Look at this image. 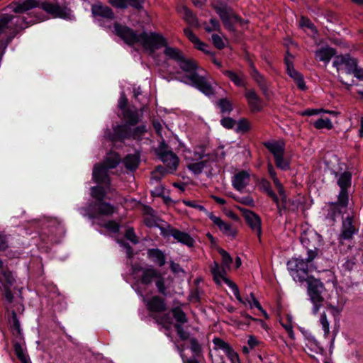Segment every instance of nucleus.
Returning a JSON list of instances; mask_svg holds the SVG:
<instances>
[{
	"mask_svg": "<svg viewBox=\"0 0 363 363\" xmlns=\"http://www.w3.org/2000/svg\"><path fill=\"white\" fill-rule=\"evenodd\" d=\"M178 62L180 68L186 73L182 82L191 84L207 96L214 94L213 89L206 77L196 72L198 66L194 60L183 56Z\"/></svg>",
	"mask_w": 363,
	"mask_h": 363,
	"instance_id": "nucleus-2",
	"label": "nucleus"
},
{
	"mask_svg": "<svg viewBox=\"0 0 363 363\" xmlns=\"http://www.w3.org/2000/svg\"><path fill=\"white\" fill-rule=\"evenodd\" d=\"M152 318L155 320L157 324L162 325V327L166 329L169 328V325L172 323V319L169 314L165 313L162 315L155 314L152 315Z\"/></svg>",
	"mask_w": 363,
	"mask_h": 363,
	"instance_id": "nucleus-42",
	"label": "nucleus"
},
{
	"mask_svg": "<svg viewBox=\"0 0 363 363\" xmlns=\"http://www.w3.org/2000/svg\"><path fill=\"white\" fill-rule=\"evenodd\" d=\"M264 145L273 155L274 158L284 155L285 142L283 140L265 142Z\"/></svg>",
	"mask_w": 363,
	"mask_h": 363,
	"instance_id": "nucleus-23",
	"label": "nucleus"
},
{
	"mask_svg": "<svg viewBox=\"0 0 363 363\" xmlns=\"http://www.w3.org/2000/svg\"><path fill=\"white\" fill-rule=\"evenodd\" d=\"M123 115L124 118L127 120L128 124L130 125L137 124L140 119V116L136 110H125Z\"/></svg>",
	"mask_w": 363,
	"mask_h": 363,
	"instance_id": "nucleus-33",
	"label": "nucleus"
},
{
	"mask_svg": "<svg viewBox=\"0 0 363 363\" xmlns=\"http://www.w3.org/2000/svg\"><path fill=\"white\" fill-rule=\"evenodd\" d=\"M307 346L310 348H313L315 353H322L323 352V347L313 337L308 338Z\"/></svg>",
	"mask_w": 363,
	"mask_h": 363,
	"instance_id": "nucleus-54",
	"label": "nucleus"
},
{
	"mask_svg": "<svg viewBox=\"0 0 363 363\" xmlns=\"http://www.w3.org/2000/svg\"><path fill=\"white\" fill-rule=\"evenodd\" d=\"M91 13L99 21L103 19L111 21L114 19L115 15L112 9L108 6L101 3H96L91 6Z\"/></svg>",
	"mask_w": 363,
	"mask_h": 363,
	"instance_id": "nucleus-14",
	"label": "nucleus"
},
{
	"mask_svg": "<svg viewBox=\"0 0 363 363\" xmlns=\"http://www.w3.org/2000/svg\"><path fill=\"white\" fill-rule=\"evenodd\" d=\"M322 112L328 113L330 114H335V112L333 111H326L323 108H320V109H307V110H305L304 111L301 112V116H313V115H316V114H318Z\"/></svg>",
	"mask_w": 363,
	"mask_h": 363,
	"instance_id": "nucleus-60",
	"label": "nucleus"
},
{
	"mask_svg": "<svg viewBox=\"0 0 363 363\" xmlns=\"http://www.w3.org/2000/svg\"><path fill=\"white\" fill-rule=\"evenodd\" d=\"M183 203H184L185 206L196 208L200 211H203L207 215L209 213L208 211H206L203 206L199 204L196 201L184 200Z\"/></svg>",
	"mask_w": 363,
	"mask_h": 363,
	"instance_id": "nucleus-59",
	"label": "nucleus"
},
{
	"mask_svg": "<svg viewBox=\"0 0 363 363\" xmlns=\"http://www.w3.org/2000/svg\"><path fill=\"white\" fill-rule=\"evenodd\" d=\"M211 39L213 45L218 49H223L225 47L224 42L220 36L217 34H213L211 36Z\"/></svg>",
	"mask_w": 363,
	"mask_h": 363,
	"instance_id": "nucleus-62",
	"label": "nucleus"
},
{
	"mask_svg": "<svg viewBox=\"0 0 363 363\" xmlns=\"http://www.w3.org/2000/svg\"><path fill=\"white\" fill-rule=\"evenodd\" d=\"M224 353L228 356V357L230 359L232 363H235L236 362H238V355L237 352L234 351L231 346Z\"/></svg>",
	"mask_w": 363,
	"mask_h": 363,
	"instance_id": "nucleus-63",
	"label": "nucleus"
},
{
	"mask_svg": "<svg viewBox=\"0 0 363 363\" xmlns=\"http://www.w3.org/2000/svg\"><path fill=\"white\" fill-rule=\"evenodd\" d=\"M9 323L11 328L12 330L13 334L15 335H21V328L20 322L17 318V315L14 310L12 311V315L11 318L9 319Z\"/></svg>",
	"mask_w": 363,
	"mask_h": 363,
	"instance_id": "nucleus-38",
	"label": "nucleus"
},
{
	"mask_svg": "<svg viewBox=\"0 0 363 363\" xmlns=\"http://www.w3.org/2000/svg\"><path fill=\"white\" fill-rule=\"evenodd\" d=\"M267 170H268V173H269V176L271 177V178L274 182V184L277 190L281 189L282 187H284L282 184L280 182V181L277 178L275 169H274L272 164L270 162H269L267 164Z\"/></svg>",
	"mask_w": 363,
	"mask_h": 363,
	"instance_id": "nucleus-44",
	"label": "nucleus"
},
{
	"mask_svg": "<svg viewBox=\"0 0 363 363\" xmlns=\"http://www.w3.org/2000/svg\"><path fill=\"white\" fill-rule=\"evenodd\" d=\"M245 96L252 111H259L262 109V101L253 89L247 90Z\"/></svg>",
	"mask_w": 363,
	"mask_h": 363,
	"instance_id": "nucleus-24",
	"label": "nucleus"
},
{
	"mask_svg": "<svg viewBox=\"0 0 363 363\" xmlns=\"http://www.w3.org/2000/svg\"><path fill=\"white\" fill-rule=\"evenodd\" d=\"M162 47L165 48V49L164 50V53L166 56H167L170 59H172V60H174L179 62L183 57V55L178 49L167 46V41H166V45H162Z\"/></svg>",
	"mask_w": 363,
	"mask_h": 363,
	"instance_id": "nucleus-37",
	"label": "nucleus"
},
{
	"mask_svg": "<svg viewBox=\"0 0 363 363\" xmlns=\"http://www.w3.org/2000/svg\"><path fill=\"white\" fill-rule=\"evenodd\" d=\"M40 6L53 17L65 18L67 14L66 9L59 5L57 0L55 3L42 1Z\"/></svg>",
	"mask_w": 363,
	"mask_h": 363,
	"instance_id": "nucleus-18",
	"label": "nucleus"
},
{
	"mask_svg": "<svg viewBox=\"0 0 363 363\" xmlns=\"http://www.w3.org/2000/svg\"><path fill=\"white\" fill-rule=\"evenodd\" d=\"M96 206L97 207L98 212L101 215L110 216L115 211L113 206L104 201H98V203H96Z\"/></svg>",
	"mask_w": 363,
	"mask_h": 363,
	"instance_id": "nucleus-34",
	"label": "nucleus"
},
{
	"mask_svg": "<svg viewBox=\"0 0 363 363\" xmlns=\"http://www.w3.org/2000/svg\"><path fill=\"white\" fill-rule=\"evenodd\" d=\"M208 217L218 227L220 230L226 236L234 238L237 234V230L231 224L224 222L220 217L216 216L213 213H208Z\"/></svg>",
	"mask_w": 363,
	"mask_h": 363,
	"instance_id": "nucleus-15",
	"label": "nucleus"
},
{
	"mask_svg": "<svg viewBox=\"0 0 363 363\" xmlns=\"http://www.w3.org/2000/svg\"><path fill=\"white\" fill-rule=\"evenodd\" d=\"M261 189L269 196L274 202L277 201L278 196L272 191L270 183L267 179H262L259 182Z\"/></svg>",
	"mask_w": 363,
	"mask_h": 363,
	"instance_id": "nucleus-40",
	"label": "nucleus"
},
{
	"mask_svg": "<svg viewBox=\"0 0 363 363\" xmlns=\"http://www.w3.org/2000/svg\"><path fill=\"white\" fill-rule=\"evenodd\" d=\"M172 313L174 318L176 320V323L179 324H184L187 323L188 318L185 314V313L182 311V309L179 307H175L172 309Z\"/></svg>",
	"mask_w": 363,
	"mask_h": 363,
	"instance_id": "nucleus-41",
	"label": "nucleus"
},
{
	"mask_svg": "<svg viewBox=\"0 0 363 363\" xmlns=\"http://www.w3.org/2000/svg\"><path fill=\"white\" fill-rule=\"evenodd\" d=\"M335 54V49L330 47H324L315 51V57L317 60L328 64Z\"/></svg>",
	"mask_w": 363,
	"mask_h": 363,
	"instance_id": "nucleus-26",
	"label": "nucleus"
},
{
	"mask_svg": "<svg viewBox=\"0 0 363 363\" xmlns=\"http://www.w3.org/2000/svg\"><path fill=\"white\" fill-rule=\"evenodd\" d=\"M243 216L246 223L250 227L252 230L257 234V236L260 240L262 234V222L260 217L250 210L245 211Z\"/></svg>",
	"mask_w": 363,
	"mask_h": 363,
	"instance_id": "nucleus-17",
	"label": "nucleus"
},
{
	"mask_svg": "<svg viewBox=\"0 0 363 363\" xmlns=\"http://www.w3.org/2000/svg\"><path fill=\"white\" fill-rule=\"evenodd\" d=\"M147 257L159 267H162L166 263V257L160 249H149L147 252Z\"/></svg>",
	"mask_w": 363,
	"mask_h": 363,
	"instance_id": "nucleus-28",
	"label": "nucleus"
},
{
	"mask_svg": "<svg viewBox=\"0 0 363 363\" xmlns=\"http://www.w3.org/2000/svg\"><path fill=\"white\" fill-rule=\"evenodd\" d=\"M169 172L168 169H165L162 166H158L156 169L152 172V179L155 181H160V179L167 172Z\"/></svg>",
	"mask_w": 363,
	"mask_h": 363,
	"instance_id": "nucleus-51",
	"label": "nucleus"
},
{
	"mask_svg": "<svg viewBox=\"0 0 363 363\" xmlns=\"http://www.w3.org/2000/svg\"><path fill=\"white\" fill-rule=\"evenodd\" d=\"M91 196L98 201H104L107 194L106 189L101 186H94L91 188Z\"/></svg>",
	"mask_w": 363,
	"mask_h": 363,
	"instance_id": "nucleus-43",
	"label": "nucleus"
},
{
	"mask_svg": "<svg viewBox=\"0 0 363 363\" xmlns=\"http://www.w3.org/2000/svg\"><path fill=\"white\" fill-rule=\"evenodd\" d=\"M218 252L222 257V265L228 269H230V264L233 262V258L228 252L222 248L218 249Z\"/></svg>",
	"mask_w": 363,
	"mask_h": 363,
	"instance_id": "nucleus-46",
	"label": "nucleus"
},
{
	"mask_svg": "<svg viewBox=\"0 0 363 363\" xmlns=\"http://www.w3.org/2000/svg\"><path fill=\"white\" fill-rule=\"evenodd\" d=\"M337 177V185L340 188V191L337 196V201L332 203L334 206L346 208L349 203V193L347 189L351 186L352 174L349 172H345L340 174H336Z\"/></svg>",
	"mask_w": 363,
	"mask_h": 363,
	"instance_id": "nucleus-5",
	"label": "nucleus"
},
{
	"mask_svg": "<svg viewBox=\"0 0 363 363\" xmlns=\"http://www.w3.org/2000/svg\"><path fill=\"white\" fill-rule=\"evenodd\" d=\"M333 64L338 72L345 69L346 73L352 74L357 66V60L349 55H341L335 57Z\"/></svg>",
	"mask_w": 363,
	"mask_h": 363,
	"instance_id": "nucleus-11",
	"label": "nucleus"
},
{
	"mask_svg": "<svg viewBox=\"0 0 363 363\" xmlns=\"http://www.w3.org/2000/svg\"><path fill=\"white\" fill-rule=\"evenodd\" d=\"M190 348L194 357H199L202 354L201 345L195 337L190 338Z\"/></svg>",
	"mask_w": 363,
	"mask_h": 363,
	"instance_id": "nucleus-49",
	"label": "nucleus"
},
{
	"mask_svg": "<svg viewBox=\"0 0 363 363\" xmlns=\"http://www.w3.org/2000/svg\"><path fill=\"white\" fill-rule=\"evenodd\" d=\"M133 273L137 275L141 272L140 281L142 284L149 285L153 280H156L160 277V272L153 267H143L140 265L135 264L132 267Z\"/></svg>",
	"mask_w": 363,
	"mask_h": 363,
	"instance_id": "nucleus-10",
	"label": "nucleus"
},
{
	"mask_svg": "<svg viewBox=\"0 0 363 363\" xmlns=\"http://www.w3.org/2000/svg\"><path fill=\"white\" fill-rule=\"evenodd\" d=\"M358 230L353 225V218L347 216L342 222L340 233L338 236L339 242L343 244L345 240H351Z\"/></svg>",
	"mask_w": 363,
	"mask_h": 363,
	"instance_id": "nucleus-13",
	"label": "nucleus"
},
{
	"mask_svg": "<svg viewBox=\"0 0 363 363\" xmlns=\"http://www.w3.org/2000/svg\"><path fill=\"white\" fill-rule=\"evenodd\" d=\"M13 349L16 355L22 363H30V359L21 343L15 342L13 345Z\"/></svg>",
	"mask_w": 363,
	"mask_h": 363,
	"instance_id": "nucleus-35",
	"label": "nucleus"
},
{
	"mask_svg": "<svg viewBox=\"0 0 363 363\" xmlns=\"http://www.w3.org/2000/svg\"><path fill=\"white\" fill-rule=\"evenodd\" d=\"M208 160H201L197 162L190 163L187 165L188 169L195 174H199L203 169L208 166Z\"/></svg>",
	"mask_w": 363,
	"mask_h": 363,
	"instance_id": "nucleus-39",
	"label": "nucleus"
},
{
	"mask_svg": "<svg viewBox=\"0 0 363 363\" xmlns=\"http://www.w3.org/2000/svg\"><path fill=\"white\" fill-rule=\"evenodd\" d=\"M120 155L116 152H111L106 155L103 164L110 169L115 168L120 163Z\"/></svg>",
	"mask_w": 363,
	"mask_h": 363,
	"instance_id": "nucleus-31",
	"label": "nucleus"
},
{
	"mask_svg": "<svg viewBox=\"0 0 363 363\" xmlns=\"http://www.w3.org/2000/svg\"><path fill=\"white\" fill-rule=\"evenodd\" d=\"M140 163V156L138 154L128 155L123 160L125 167L131 171L135 170Z\"/></svg>",
	"mask_w": 363,
	"mask_h": 363,
	"instance_id": "nucleus-30",
	"label": "nucleus"
},
{
	"mask_svg": "<svg viewBox=\"0 0 363 363\" xmlns=\"http://www.w3.org/2000/svg\"><path fill=\"white\" fill-rule=\"evenodd\" d=\"M250 175L247 171H240L235 174L233 178L232 184L233 187L239 191H242L249 184Z\"/></svg>",
	"mask_w": 363,
	"mask_h": 363,
	"instance_id": "nucleus-22",
	"label": "nucleus"
},
{
	"mask_svg": "<svg viewBox=\"0 0 363 363\" xmlns=\"http://www.w3.org/2000/svg\"><path fill=\"white\" fill-rule=\"evenodd\" d=\"M162 235L164 237L172 236L177 242L189 247H191L194 245V240L189 233L181 231L175 228L168 226L167 228L162 230Z\"/></svg>",
	"mask_w": 363,
	"mask_h": 363,
	"instance_id": "nucleus-9",
	"label": "nucleus"
},
{
	"mask_svg": "<svg viewBox=\"0 0 363 363\" xmlns=\"http://www.w3.org/2000/svg\"><path fill=\"white\" fill-rule=\"evenodd\" d=\"M312 261H308L301 258H292L287 263L288 269L291 276L296 281H307L308 264Z\"/></svg>",
	"mask_w": 363,
	"mask_h": 363,
	"instance_id": "nucleus-4",
	"label": "nucleus"
},
{
	"mask_svg": "<svg viewBox=\"0 0 363 363\" xmlns=\"http://www.w3.org/2000/svg\"><path fill=\"white\" fill-rule=\"evenodd\" d=\"M277 167L282 170H287L289 169V162L284 158V155H281L274 158Z\"/></svg>",
	"mask_w": 363,
	"mask_h": 363,
	"instance_id": "nucleus-55",
	"label": "nucleus"
},
{
	"mask_svg": "<svg viewBox=\"0 0 363 363\" xmlns=\"http://www.w3.org/2000/svg\"><path fill=\"white\" fill-rule=\"evenodd\" d=\"M125 238L131 241L133 243L136 244L138 242L137 236L134 232V229L133 228H128L125 234Z\"/></svg>",
	"mask_w": 363,
	"mask_h": 363,
	"instance_id": "nucleus-64",
	"label": "nucleus"
},
{
	"mask_svg": "<svg viewBox=\"0 0 363 363\" xmlns=\"http://www.w3.org/2000/svg\"><path fill=\"white\" fill-rule=\"evenodd\" d=\"M108 169L103 164H96L94 167L92 177L95 182L105 184L109 189L110 179L108 175Z\"/></svg>",
	"mask_w": 363,
	"mask_h": 363,
	"instance_id": "nucleus-16",
	"label": "nucleus"
},
{
	"mask_svg": "<svg viewBox=\"0 0 363 363\" xmlns=\"http://www.w3.org/2000/svg\"><path fill=\"white\" fill-rule=\"evenodd\" d=\"M214 9L224 26L229 30H234V24L235 23H244V21L234 13L233 9L225 4L215 6Z\"/></svg>",
	"mask_w": 363,
	"mask_h": 363,
	"instance_id": "nucleus-8",
	"label": "nucleus"
},
{
	"mask_svg": "<svg viewBox=\"0 0 363 363\" xmlns=\"http://www.w3.org/2000/svg\"><path fill=\"white\" fill-rule=\"evenodd\" d=\"M250 129L249 121L245 118L240 119L237 124V133H246Z\"/></svg>",
	"mask_w": 363,
	"mask_h": 363,
	"instance_id": "nucleus-52",
	"label": "nucleus"
},
{
	"mask_svg": "<svg viewBox=\"0 0 363 363\" xmlns=\"http://www.w3.org/2000/svg\"><path fill=\"white\" fill-rule=\"evenodd\" d=\"M218 105L223 113H230L233 109L231 103L226 99H220Z\"/></svg>",
	"mask_w": 363,
	"mask_h": 363,
	"instance_id": "nucleus-53",
	"label": "nucleus"
},
{
	"mask_svg": "<svg viewBox=\"0 0 363 363\" xmlns=\"http://www.w3.org/2000/svg\"><path fill=\"white\" fill-rule=\"evenodd\" d=\"M250 74L252 79L257 83L263 94L267 96L268 91V86L266 83L264 77L258 72L255 65L250 63Z\"/></svg>",
	"mask_w": 363,
	"mask_h": 363,
	"instance_id": "nucleus-25",
	"label": "nucleus"
},
{
	"mask_svg": "<svg viewBox=\"0 0 363 363\" xmlns=\"http://www.w3.org/2000/svg\"><path fill=\"white\" fill-rule=\"evenodd\" d=\"M307 294L313 304L312 312L316 315L323 306L325 298L323 293L325 291L323 283L318 279L308 277L307 279Z\"/></svg>",
	"mask_w": 363,
	"mask_h": 363,
	"instance_id": "nucleus-3",
	"label": "nucleus"
},
{
	"mask_svg": "<svg viewBox=\"0 0 363 363\" xmlns=\"http://www.w3.org/2000/svg\"><path fill=\"white\" fill-rule=\"evenodd\" d=\"M175 330L182 340H186L189 339V333L184 330L182 325L179 323H175L174 325Z\"/></svg>",
	"mask_w": 363,
	"mask_h": 363,
	"instance_id": "nucleus-56",
	"label": "nucleus"
},
{
	"mask_svg": "<svg viewBox=\"0 0 363 363\" xmlns=\"http://www.w3.org/2000/svg\"><path fill=\"white\" fill-rule=\"evenodd\" d=\"M116 34L120 37L125 43L129 45H133L140 43L145 50L150 51L151 54L160 48L161 46L166 45V39L162 35L157 33L143 32L138 34L132 28L122 26L118 23L114 24Z\"/></svg>",
	"mask_w": 363,
	"mask_h": 363,
	"instance_id": "nucleus-1",
	"label": "nucleus"
},
{
	"mask_svg": "<svg viewBox=\"0 0 363 363\" xmlns=\"http://www.w3.org/2000/svg\"><path fill=\"white\" fill-rule=\"evenodd\" d=\"M15 281V279L12 273L8 270L3 269L0 271V282L4 285V287H9Z\"/></svg>",
	"mask_w": 363,
	"mask_h": 363,
	"instance_id": "nucleus-36",
	"label": "nucleus"
},
{
	"mask_svg": "<svg viewBox=\"0 0 363 363\" xmlns=\"http://www.w3.org/2000/svg\"><path fill=\"white\" fill-rule=\"evenodd\" d=\"M301 242L308 250V261H313L318 255L320 237L313 231L304 232L301 236Z\"/></svg>",
	"mask_w": 363,
	"mask_h": 363,
	"instance_id": "nucleus-7",
	"label": "nucleus"
},
{
	"mask_svg": "<svg viewBox=\"0 0 363 363\" xmlns=\"http://www.w3.org/2000/svg\"><path fill=\"white\" fill-rule=\"evenodd\" d=\"M131 127L128 123L117 125L113 128L112 140L123 141L130 138Z\"/></svg>",
	"mask_w": 363,
	"mask_h": 363,
	"instance_id": "nucleus-21",
	"label": "nucleus"
},
{
	"mask_svg": "<svg viewBox=\"0 0 363 363\" xmlns=\"http://www.w3.org/2000/svg\"><path fill=\"white\" fill-rule=\"evenodd\" d=\"M147 132V128L145 125H139L134 129L131 128L130 138L134 140H140L145 133Z\"/></svg>",
	"mask_w": 363,
	"mask_h": 363,
	"instance_id": "nucleus-47",
	"label": "nucleus"
},
{
	"mask_svg": "<svg viewBox=\"0 0 363 363\" xmlns=\"http://www.w3.org/2000/svg\"><path fill=\"white\" fill-rule=\"evenodd\" d=\"M282 327L286 330V331L288 333L289 336L291 339L295 338V334L294 333L293 330V325L291 323V318L290 316L287 317V322L286 323H281Z\"/></svg>",
	"mask_w": 363,
	"mask_h": 363,
	"instance_id": "nucleus-57",
	"label": "nucleus"
},
{
	"mask_svg": "<svg viewBox=\"0 0 363 363\" xmlns=\"http://www.w3.org/2000/svg\"><path fill=\"white\" fill-rule=\"evenodd\" d=\"M277 191L280 198H278L277 201L274 203L277 205L279 216H281L287 213H296L300 206L299 200L288 199L284 187L277 190Z\"/></svg>",
	"mask_w": 363,
	"mask_h": 363,
	"instance_id": "nucleus-6",
	"label": "nucleus"
},
{
	"mask_svg": "<svg viewBox=\"0 0 363 363\" xmlns=\"http://www.w3.org/2000/svg\"><path fill=\"white\" fill-rule=\"evenodd\" d=\"M320 323L324 331V337L327 338L330 333V323L325 313H321L320 317Z\"/></svg>",
	"mask_w": 363,
	"mask_h": 363,
	"instance_id": "nucleus-50",
	"label": "nucleus"
},
{
	"mask_svg": "<svg viewBox=\"0 0 363 363\" xmlns=\"http://www.w3.org/2000/svg\"><path fill=\"white\" fill-rule=\"evenodd\" d=\"M179 13L184 19L190 25L194 26H199V22L196 17L194 13L186 6H182L179 9Z\"/></svg>",
	"mask_w": 363,
	"mask_h": 363,
	"instance_id": "nucleus-32",
	"label": "nucleus"
},
{
	"mask_svg": "<svg viewBox=\"0 0 363 363\" xmlns=\"http://www.w3.org/2000/svg\"><path fill=\"white\" fill-rule=\"evenodd\" d=\"M210 24L211 26L206 24L204 25V29L206 32L210 33L214 30H220V26L219 24V22L216 18H211Z\"/></svg>",
	"mask_w": 363,
	"mask_h": 363,
	"instance_id": "nucleus-58",
	"label": "nucleus"
},
{
	"mask_svg": "<svg viewBox=\"0 0 363 363\" xmlns=\"http://www.w3.org/2000/svg\"><path fill=\"white\" fill-rule=\"evenodd\" d=\"M223 74L237 86H245L246 76L242 72L236 73L232 70H223Z\"/></svg>",
	"mask_w": 363,
	"mask_h": 363,
	"instance_id": "nucleus-27",
	"label": "nucleus"
},
{
	"mask_svg": "<svg viewBox=\"0 0 363 363\" xmlns=\"http://www.w3.org/2000/svg\"><path fill=\"white\" fill-rule=\"evenodd\" d=\"M147 310L151 313H159L167 310V305L164 300L158 296H154L148 300H145Z\"/></svg>",
	"mask_w": 363,
	"mask_h": 363,
	"instance_id": "nucleus-19",
	"label": "nucleus"
},
{
	"mask_svg": "<svg viewBox=\"0 0 363 363\" xmlns=\"http://www.w3.org/2000/svg\"><path fill=\"white\" fill-rule=\"evenodd\" d=\"M213 343L214 344V350H220L223 352H225L230 347V345L227 342L224 341L220 337H214L213 339Z\"/></svg>",
	"mask_w": 363,
	"mask_h": 363,
	"instance_id": "nucleus-48",
	"label": "nucleus"
},
{
	"mask_svg": "<svg viewBox=\"0 0 363 363\" xmlns=\"http://www.w3.org/2000/svg\"><path fill=\"white\" fill-rule=\"evenodd\" d=\"M228 270L226 267H224L223 265L219 266L218 263L214 262L211 267V272L214 277V279L218 282L220 279H223L224 281L225 275Z\"/></svg>",
	"mask_w": 363,
	"mask_h": 363,
	"instance_id": "nucleus-29",
	"label": "nucleus"
},
{
	"mask_svg": "<svg viewBox=\"0 0 363 363\" xmlns=\"http://www.w3.org/2000/svg\"><path fill=\"white\" fill-rule=\"evenodd\" d=\"M157 155L160 159L164 163L169 170L172 173L177 169L179 164V157L172 151H166L164 150V144H162L157 150Z\"/></svg>",
	"mask_w": 363,
	"mask_h": 363,
	"instance_id": "nucleus-12",
	"label": "nucleus"
},
{
	"mask_svg": "<svg viewBox=\"0 0 363 363\" xmlns=\"http://www.w3.org/2000/svg\"><path fill=\"white\" fill-rule=\"evenodd\" d=\"M194 158L196 160H208V162H214L216 160V154L211 151L208 147L205 145H199L195 147L194 150Z\"/></svg>",
	"mask_w": 363,
	"mask_h": 363,
	"instance_id": "nucleus-20",
	"label": "nucleus"
},
{
	"mask_svg": "<svg viewBox=\"0 0 363 363\" xmlns=\"http://www.w3.org/2000/svg\"><path fill=\"white\" fill-rule=\"evenodd\" d=\"M313 125L316 129L331 130L333 125L329 118H319L313 123Z\"/></svg>",
	"mask_w": 363,
	"mask_h": 363,
	"instance_id": "nucleus-45",
	"label": "nucleus"
},
{
	"mask_svg": "<svg viewBox=\"0 0 363 363\" xmlns=\"http://www.w3.org/2000/svg\"><path fill=\"white\" fill-rule=\"evenodd\" d=\"M155 284L157 288L158 291L163 294L166 295V287L164 286V281L162 276L160 274V277H157L155 280Z\"/></svg>",
	"mask_w": 363,
	"mask_h": 363,
	"instance_id": "nucleus-61",
	"label": "nucleus"
}]
</instances>
